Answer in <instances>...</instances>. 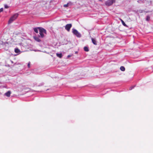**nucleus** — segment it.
<instances>
[{"instance_id": "1", "label": "nucleus", "mask_w": 153, "mask_h": 153, "mask_svg": "<svg viewBox=\"0 0 153 153\" xmlns=\"http://www.w3.org/2000/svg\"><path fill=\"white\" fill-rule=\"evenodd\" d=\"M18 14L16 13L14 14L12 16L10 19L8 23H11L13 21L15 20L18 17Z\"/></svg>"}, {"instance_id": "2", "label": "nucleus", "mask_w": 153, "mask_h": 153, "mask_svg": "<svg viewBox=\"0 0 153 153\" xmlns=\"http://www.w3.org/2000/svg\"><path fill=\"white\" fill-rule=\"evenodd\" d=\"M39 29V34L43 38L44 37V35L43 34V33H46V30L42 28H38Z\"/></svg>"}, {"instance_id": "3", "label": "nucleus", "mask_w": 153, "mask_h": 153, "mask_svg": "<svg viewBox=\"0 0 153 153\" xmlns=\"http://www.w3.org/2000/svg\"><path fill=\"white\" fill-rule=\"evenodd\" d=\"M115 2V0H108L105 2V4L106 5L110 6L112 4Z\"/></svg>"}, {"instance_id": "4", "label": "nucleus", "mask_w": 153, "mask_h": 153, "mask_svg": "<svg viewBox=\"0 0 153 153\" xmlns=\"http://www.w3.org/2000/svg\"><path fill=\"white\" fill-rule=\"evenodd\" d=\"M73 33L78 37H80L81 36L80 33L76 29L73 30Z\"/></svg>"}, {"instance_id": "5", "label": "nucleus", "mask_w": 153, "mask_h": 153, "mask_svg": "<svg viewBox=\"0 0 153 153\" xmlns=\"http://www.w3.org/2000/svg\"><path fill=\"white\" fill-rule=\"evenodd\" d=\"M72 25L71 24H68L65 25V28L67 31L69 32L70 31V29L72 27Z\"/></svg>"}, {"instance_id": "6", "label": "nucleus", "mask_w": 153, "mask_h": 153, "mask_svg": "<svg viewBox=\"0 0 153 153\" xmlns=\"http://www.w3.org/2000/svg\"><path fill=\"white\" fill-rule=\"evenodd\" d=\"M73 3L71 1L69 2L67 4L64 5L63 7H67L69 6L72 5Z\"/></svg>"}, {"instance_id": "7", "label": "nucleus", "mask_w": 153, "mask_h": 153, "mask_svg": "<svg viewBox=\"0 0 153 153\" xmlns=\"http://www.w3.org/2000/svg\"><path fill=\"white\" fill-rule=\"evenodd\" d=\"M91 39L92 42L94 44V45H97V41L95 39H94L93 38H91Z\"/></svg>"}, {"instance_id": "8", "label": "nucleus", "mask_w": 153, "mask_h": 153, "mask_svg": "<svg viewBox=\"0 0 153 153\" xmlns=\"http://www.w3.org/2000/svg\"><path fill=\"white\" fill-rule=\"evenodd\" d=\"M10 94H11L10 91H8L7 92H6L5 94V95L7 97H9L10 96Z\"/></svg>"}, {"instance_id": "9", "label": "nucleus", "mask_w": 153, "mask_h": 153, "mask_svg": "<svg viewBox=\"0 0 153 153\" xmlns=\"http://www.w3.org/2000/svg\"><path fill=\"white\" fill-rule=\"evenodd\" d=\"M38 28H41V27H35L34 28H33L35 32H36V33H38V29H39Z\"/></svg>"}, {"instance_id": "10", "label": "nucleus", "mask_w": 153, "mask_h": 153, "mask_svg": "<svg viewBox=\"0 0 153 153\" xmlns=\"http://www.w3.org/2000/svg\"><path fill=\"white\" fill-rule=\"evenodd\" d=\"M56 56L57 57H59V58H61L62 57V53H56Z\"/></svg>"}, {"instance_id": "11", "label": "nucleus", "mask_w": 153, "mask_h": 153, "mask_svg": "<svg viewBox=\"0 0 153 153\" xmlns=\"http://www.w3.org/2000/svg\"><path fill=\"white\" fill-rule=\"evenodd\" d=\"M34 38L35 40L38 42H40L41 41V40L37 37H34Z\"/></svg>"}, {"instance_id": "12", "label": "nucleus", "mask_w": 153, "mask_h": 153, "mask_svg": "<svg viewBox=\"0 0 153 153\" xmlns=\"http://www.w3.org/2000/svg\"><path fill=\"white\" fill-rule=\"evenodd\" d=\"M121 22L122 24L123 25V26L125 27H127V25H126V24L125 23V22H124V21L122 19H120Z\"/></svg>"}, {"instance_id": "13", "label": "nucleus", "mask_w": 153, "mask_h": 153, "mask_svg": "<svg viewBox=\"0 0 153 153\" xmlns=\"http://www.w3.org/2000/svg\"><path fill=\"white\" fill-rule=\"evenodd\" d=\"M15 52L16 53H19L20 52V51L19 50V49L16 48L15 49Z\"/></svg>"}, {"instance_id": "14", "label": "nucleus", "mask_w": 153, "mask_h": 153, "mask_svg": "<svg viewBox=\"0 0 153 153\" xmlns=\"http://www.w3.org/2000/svg\"><path fill=\"white\" fill-rule=\"evenodd\" d=\"M120 70L122 71H124L125 70V68L123 66H121L120 68Z\"/></svg>"}, {"instance_id": "15", "label": "nucleus", "mask_w": 153, "mask_h": 153, "mask_svg": "<svg viewBox=\"0 0 153 153\" xmlns=\"http://www.w3.org/2000/svg\"><path fill=\"white\" fill-rule=\"evenodd\" d=\"M150 17L149 16H147L146 17V20L148 21H149L150 20Z\"/></svg>"}, {"instance_id": "16", "label": "nucleus", "mask_w": 153, "mask_h": 153, "mask_svg": "<svg viewBox=\"0 0 153 153\" xmlns=\"http://www.w3.org/2000/svg\"><path fill=\"white\" fill-rule=\"evenodd\" d=\"M30 62H29L28 63V64H27V66L28 68H30Z\"/></svg>"}, {"instance_id": "17", "label": "nucleus", "mask_w": 153, "mask_h": 153, "mask_svg": "<svg viewBox=\"0 0 153 153\" xmlns=\"http://www.w3.org/2000/svg\"><path fill=\"white\" fill-rule=\"evenodd\" d=\"M8 7H8V6L7 5H4V8H8Z\"/></svg>"}, {"instance_id": "18", "label": "nucleus", "mask_w": 153, "mask_h": 153, "mask_svg": "<svg viewBox=\"0 0 153 153\" xmlns=\"http://www.w3.org/2000/svg\"><path fill=\"white\" fill-rule=\"evenodd\" d=\"M3 11V8H1L0 9V12H1Z\"/></svg>"}, {"instance_id": "19", "label": "nucleus", "mask_w": 153, "mask_h": 153, "mask_svg": "<svg viewBox=\"0 0 153 153\" xmlns=\"http://www.w3.org/2000/svg\"><path fill=\"white\" fill-rule=\"evenodd\" d=\"M84 50L85 51H86V46H85V47H84Z\"/></svg>"}, {"instance_id": "20", "label": "nucleus", "mask_w": 153, "mask_h": 153, "mask_svg": "<svg viewBox=\"0 0 153 153\" xmlns=\"http://www.w3.org/2000/svg\"><path fill=\"white\" fill-rule=\"evenodd\" d=\"M71 56V55H68V56H67V57L68 58H69V57H70Z\"/></svg>"}, {"instance_id": "21", "label": "nucleus", "mask_w": 153, "mask_h": 153, "mask_svg": "<svg viewBox=\"0 0 153 153\" xmlns=\"http://www.w3.org/2000/svg\"><path fill=\"white\" fill-rule=\"evenodd\" d=\"M88 51H89V49H88V48L87 47V52Z\"/></svg>"}, {"instance_id": "22", "label": "nucleus", "mask_w": 153, "mask_h": 153, "mask_svg": "<svg viewBox=\"0 0 153 153\" xmlns=\"http://www.w3.org/2000/svg\"><path fill=\"white\" fill-rule=\"evenodd\" d=\"M99 1H101L102 0H98Z\"/></svg>"}]
</instances>
